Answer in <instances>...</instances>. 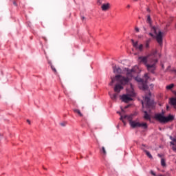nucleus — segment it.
I'll return each mask as SVG.
<instances>
[{
  "label": "nucleus",
  "instance_id": "obj_33",
  "mask_svg": "<svg viewBox=\"0 0 176 176\" xmlns=\"http://www.w3.org/2000/svg\"><path fill=\"white\" fill-rule=\"evenodd\" d=\"M60 126H65V124L64 123H61Z\"/></svg>",
  "mask_w": 176,
  "mask_h": 176
},
{
  "label": "nucleus",
  "instance_id": "obj_18",
  "mask_svg": "<svg viewBox=\"0 0 176 176\" xmlns=\"http://www.w3.org/2000/svg\"><path fill=\"white\" fill-rule=\"evenodd\" d=\"M100 153H102V155H107V150H105V147L102 146L100 149Z\"/></svg>",
  "mask_w": 176,
  "mask_h": 176
},
{
  "label": "nucleus",
  "instance_id": "obj_14",
  "mask_svg": "<svg viewBox=\"0 0 176 176\" xmlns=\"http://www.w3.org/2000/svg\"><path fill=\"white\" fill-rule=\"evenodd\" d=\"M48 64H50L53 72H54V74H57V69H56V67H54V66H53V65L52 64V62L48 60Z\"/></svg>",
  "mask_w": 176,
  "mask_h": 176
},
{
  "label": "nucleus",
  "instance_id": "obj_39",
  "mask_svg": "<svg viewBox=\"0 0 176 176\" xmlns=\"http://www.w3.org/2000/svg\"><path fill=\"white\" fill-rule=\"evenodd\" d=\"M144 31L146 30L145 28H144Z\"/></svg>",
  "mask_w": 176,
  "mask_h": 176
},
{
  "label": "nucleus",
  "instance_id": "obj_40",
  "mask_svg": "<svg viewBox=\"0 0 176 176\" xmlns=\"http://www.w3.org/2000/svg\"><path fill=\"white\" fill-rule=\"evenodd\" d=\"M45 56H46V52H45Z\"/></svg>",
  "mask_w": 176,
  "mask_h": 176
},
{
  "label": "nucleus",
  "instance_id": "obj_42",
  "mask_svg": "<svg viewBox=\"0 0 176 176\" xmlns=\"http://www.w3.org/2000/svg\"><path fill=\"white\" fill-rule=\"evenodd\" d=\"M133 1H137V0H133Z\"/></svg>",
  "mask_w": 176,
  "mask_h": 176
},
{
  "label": "nucleus",
  "instance_id": "obj_12",
  "mask_svg": "<svg viewBox=\"0 0 176 176\" xmlns=\"http://www.w3.org/2000/svg\"><path fill=\"white\" fill-rule=\"evenodd\" d=\"M73 111L74 112V113H77V115H78V116H80V118H83V114L82 113V112H80V110L78 109H73Z\"/></svg>",
  "mask_w": 176,
  "mask_h": 176
},
{
  "label": "nucleus",
  "instance_id": "obj_15",
  "mask_svg": "<svg viewBox=\"0 0 176 176\" xmlns=\"http://www.w3.org/2000/svg\"><path fill=\"white\" fill-rule=\"evenodd\" d=\"M151 41H152L151 38H148L147 41H146V42H145L146 49H149V45L151 43Z\"/></svg>",
  "mask_w": 176,
  "mask_h": 176
},
{
  "label": "nucleus",
  "instance_id": "obj_1",
  "mask_svg": "<svg viewBox=\"0 0 176 176\" xmlns=\"http://www.w3.org/2000/svg\"><path fill=\"white\" fill-rule=\"evenodd\" d=\"M138 67L135 66L131 69H126V76L124 77L120 74H123V71L120 67L115 65L113 66V71L114 74H118L115 76V77H111V82L109 84V86H112L115 82H116V85L114 87L115 93L119 94L120 91L123 90V87L126 86V85H129L130 83V80H131V78L137 74V71Z\"/></svg>",
  "mask_w": 176,
  "mask_h": 176
},
{
  "label": "nucleus",
  "instance_id": "obj_13",
  "mask_svg": "<svg viewBox=\"0 0 176 176\" xmlns=\"http://www.w3.org/2000/svg\"><path fill=\"white\" fill-rule=\"evenodd\" d=\"M101 8H102V10L105 12L106 10H108V9H109V3H107L106 4H103V5H102Z\"/></svg>",
  "mask_w": 176,
  "mask_h": 176
},
{
  "label": "nucleus",
  "instance_id": "obj_11",
  "mask_svg": "<svg viewBox=\"0 0 176 176\" xmlns=\"http://www.w3.org/2000/svg\"><path fill=\"white\" fill-rule=\"evenodd\" d=\"M144 119H145V120H151V115L148 113V111H144Z\"/></svg>",
  "mask_w": 176,
  "mask_h": 176
},
{
  "label": "nucleus",
  "instance_id": "obj_22",
  "mask_svg": "<svg viewBox=\"0 0 176 176\" xmlns=\"http://www.w3.org/2000/svg\"><path fill=\"white\" fill-rule=\"evenodd\" d=\"M173 87H174V84H170V85L166 86V89L171 90V89H173Z\"/></svg>",
  "mask_w": 176,
  "mask_h": 176
},
{
  "label": "nucleus",
  "instance_id": "obj_24",
  "mask_svg": "<svg viewBox=\"0 0 176 176\" xmlns=\"http://www.w3.org/2000/svg\"><path fill=\"white\" fill-rule=\"evenodd\" d=\"M152 175L156 176V173H155L153 170L151 171Z\"/></svg>",
  "mask_w": 176,
  "mask_h": 176
},
{
  "label": "nucleus",
  "instance_id": "obj_25",
  "mask_svg": "<svg viewBox=\"0 0 176 176\" xmlns=\"http://www.w3.org/2000/svg\"><path fill=\"white\" fill-rule=\"evenodd\" d=\"M148 35H150V36H152V38H154V37H155V36H154L153 34H152V33H149Z\"/></svg>",
  "mask_w": 176,
  "mask_h": 176
},
{
  "label": "nucleus",
  "instance_id": "obj_38",
  "mask_svg": "<svg viewBox=\"0 0 176 176\" xmlns=\"http://www.w3.org/2000/svg\"><path fill=\"white\" fill-rule=\"evenodd\" d=\"M147 11H148V12H151V10H149V8L147 9Z\"/></svg>",
  "mask_w": 176,
  "mask_h": 176
},
{
  "label": "nucleus",
  "instance_id": "obj_19",
  "mask_svg": "<svg viewBox=\"0 0 176 176\" xmlns=\"http://www.w3.org/2000/svg\"><path fill=\"white\" fill-rule=\"evenodd\" d=\"M161 166H162V167H166V160L164 158L161 159Z\"/></svg>",
  "mask_w": 176,
  "mask_h": 176
},
{
  "label": "nucleus",
  "instance_id": "obj_28",
  "mask_svg": "<svg viewBox=\"0 0 176 176\" xmlns=\"http://www.w3.org/2000/svg\"><path fill=\"white\" fill-rule=\"evenodd\" d=\"M157 156H158V157H163V155H162L161 154H157Z\"/></svg>",
  "mask_w": 176,
  "mask_h": 176
},
{
  "label": "nucleus",
  "instance_id": "obj_26",
  "mask_svg": "<svg viewBox=\"0 0 176 176\" xmlns=\"http://www.w3.org/2000/svg\"><path fill=\"white\" fill-rule=\"evenodd\" d=\"M135 31H136L137 32H140V29H139L138 28H135Z\"/></svg>",
  "mask_w": 176,
  "mask_h": 176
},
{
  "label": "nucleus",
  "instance_id": "obj_16",
  "mask_svg": "<svg viewBox=\"0 0 176 176\" xmlns=\"http://www.w3.org/2000/svg\"><path fill=\"white\" fill-rule=\"evenodd\" d=\"M144 152H145L146 156H148V157H149V159H153V157L152 156V155L151 154V153L146 150H144Z\"/></svg>",
  "mask_w": 176,
  "mask_h": 176
},
{
  "label": "nucleus",
  "instance_id": "obj_4",
  "mask_svg": "<svg viewBox=\"0 0 176 176\" xmlns=\"http://www.w3.org/2000/svg\"><path fill=\"white\" fill-rule=\"evenodd\" d=\"M155 119L159 120L160 123H168V122H173V120H174V116L169 115L168 116L165 117L161 113H157L155 115Z\"/></svg>",
  "mask_w": 176,
  "mask_h": 176
},
{
  "label": "nucleus",
  "instance_id": "obj_21",
  "mask_svg": "<svg viewBox=\"0 0 176 176\" xmlns=\"http://www.w3.org/2000/svg\"><path fill=\"white\" fill-rule=\"evenodd\" d=\"M111 100H116L118 97V94H114L113 95H110Z\"/></svg>",
  "mask_w": 176,
  "mask_h": 176
},
{
  "label": "nucleus",
  "instance_id": "obj_9",
  "mask_svg": "<svg viewBox=\"0 0 176 176\" xmlns=\"http://www.w3.org/2000/svg\"><path fill=\"white\" fill-rule=\"evenodd\" d=\"M146 104V108L153 109L155 105L153 100H151V98L148 96H145L144 102H142V105L144 107V104Z\"/></svg>",
  "mask_w": 176,
  "mask_h": 176
},
{
  "label": "nucleus",
  "instance_id": "obj_3",
  "mask_svg": "<svg viewBox=\"0 0 176 176\" xmlns=\"http://www.w3.org/2000/svg\"><path fill=\"white\" fill-rule=\"evenodd\" d=\"M156 54H157V51L156 50H153L150 54H148L146 56H140L138 58L139 63H142L144 65H148V58H151V57H153L155 58Z\"/></svg>",
  "mask_w": 176,
  "mask_h": 176
},
{
  "label": "nucleus",
  "instance_id": "obj_27",
  "mask_svg": "<svg viewBox=\"0 0 176 176\" xmlns=\"http://www.w3.org/2000/svg\"><path fill=\"white\" fill-rule=\"evenodd\" d=\"M170 145H175V143H174V142H170Z\"/></svg>",
  "mask_w": 176,
  "mask_h": 176
},
{
  "label": "nucleus",
  "instance_id": "obj_29",
  "mask_svg": "<svg viewBox=\"0 0 176 176\" xmlns=\"http://www.w3.org/2000/svg\"><path fill=\"white\" fill-rule=\"evenodd\" d=\"M98 3H99V5H101V0H98Z\"/></svg>",
  "mask_w": 176,
  "mask_h": 176
},
{
  "label": "nucleus",
  "instance_id": "obj_7",
  "mask_svg": "<svg viewBox=\"0 0 176 176\" xmlns=\"http://www.w3.org/2000/svg\"><path fill=\"white\" fill-rule=\"evenodd\" d=\"M151 64L146 65V68L148 72H151V74H155V71H156V64L157 63V59L156 58H153L150 60Z\"/></svg>",
  "mask_w": 176,
  "mask_h": 176
},
{
  "label": "nucleus",
  "instance_id": "obj_17",
  "mask_svg": "<svg viewBox=\"0 0 176 176\" xmlns=\"http://www.w3.org/2000/svg\"><path fill=\"white\" fill-rule=\"evenodd\" d=\"M170 104L176 107V98H170Z\"/></svg>",
  "mask_w": 176,
  "mask_h": 176
},
{
  "label": "nucleus",
  "instance_id": "obj_31",
  "mask_svg": "<svg viewBox=\"0 0 176 176\" xmlns=\"http://www.w3.org/2000/svg\"><path fill=\"white\" fill-rule=\"evenodd\" d=\"M129 107H130L129 105L125 106V107H124V109H127V108H129Z\"/></svg>",
  "mask_w": 176,
  "mask_h": 176
},
{
  "label": "nucleus",
  "instance_id": "obj_6",
  "mask_svg": "<svg viewBox=\"0 0 176 176\" xmlns=\"http://www.w3.org/2000/svg\"><path fill=\"white\" fill-rule=\"evenodd\" d=\"M152 32L156 35L155 38L157 43H159V45H163V32L160 30L157 33V29L155 27L152 28Z\"/></svg>",
  "mask_w": 176,
  "mask_h": 176
},
{
  "label": "nucleus",
  "instance_id": "obj_23",
  "mask_svg": "<svg viewBox=\"0 0 176 176\" xmlns=\"http://www.w3.org/2000/svg\"><path fill=\"white\" fill-rule=\"evenodd\" d=\"M172 149H173V151H174V152H176V147L175 146H173L172 147Z\"/></svg>",
  "mask_w": 176,
  "mask_h": 176
},
{
  "label": "nucleus",
  "instance_id": "obj_8",
  "mask_svg": "<svg viewBox=\"0 0 176 176\" xmlns=\"http://www.w3.org/2000/svg\"><path fill=\"white\" fill-rule=\"evenodd\" d=\"M144 79H145V82H144V80L140 77H135V80L136 82H140L142 83V90H146L148 89V85H146L148 80L149 79V76L148 73L144 74Z\"/></svg>",
  "mask_w": 176,
  "mask_h": 176
},
{
  "label": "nucleus",
  "instance_id": "obj_41",
  "mask_svg": "<svg viewBox=\"0 0 176 176\" xmlns=\"http://www.w3.org/2000/svg\"><path fill=\"white\" fill-rule=\"evenodd\" d=\"M149 96H151V93H149Z\"/></svg>",
  "mask_w": 176,
  "mask_h": 176
},
{
  "label": "nucleus",
  "instance_id": "obj_36",
  "mask_svg": "<svg viewBox=\"0 0 176 176\" xmlns=\"http://www.w3.org/2000/svg\"><path fill=\"white\" fill-rule=\"evenodd\" d=\"M82 20H85V17L84 16L82 17Z\"/></svg>",
  "mask_w": 176,
  "mask_h": 176
},
{
  "label": "nucleus",
  "instance_id": "obj_10",
  "mask_svg": "<svg viewBox=\"0 0 176 176\" xmlns=\"http://www.w3.org/2000/svg\"><path fill=\"white\" fill-rule=\"evenodd\" d=\"M132 44L133 47H135V49H137L138 50H139V52H142V50H144V45L140 44L138 46V41L134 42V40H131Z\"/></svg>",
  "mask_w": 176,
  "mask_h": 176
},
{
  "label": "nucleus",
  "instance_id": "obj_35",
  "mask_svg": "<svg viewBox=\"0 0 176 176\" xmlns=\"http://www.w3.org/2000/svg\"><path fill=\"white\" fill-rule=\"evenodd\" d=\"M122 112L124 113V110L123 109H121Z\"/></svg>",
  "mask_w": 176,
  "mask_h": 176
},
{
  "label": "nucleus",
  "instance_id": "obj_2",
  "mask_svg": "<svg viewBox=\"0 0 176 176\" xmlns=\"http://www.w3.org/2000/svg\"><path fill=\"white\" fill-rule=\"evenodd\" d=\"M119 115L120 116V120H122V123L124 124H126V122H124V120L123 119H126L129 122V124L132 129H137V127H142L144 129H148V124L145 122H140L138 121L133 120L134 118V114H131L129 116L127 115H122V113L118 112Z\"/></svg>",
  "mask_w": 176,
  "mask_h": 176
},
{
  "label": "nucleus",
  "instance_id": "obj_20",
  "mask_svg": "<svg viewBox=\"0 0 176 176\" xmlns=\"http://www.w3.org/2000/svg\"><path fill=\"white\" fill-rule=\"evenodd\" d=\"M146 22L150 24V25H151L152 24V21L151 19V16L150 15H148L147 16V19H146Z\"/></svg>",
  "mask_w": 176,
  "mask_h": 176
},
{
  "label": "nucleus",
  "instance_id": "obj_37",
  "mask_svg": "<svg viewBox=\"0 0 176 176\" xmlns=\"http://www.w3.org/2000/svg\"><path fill=\"white\" fill-rule=\"evenodd\" d=\"M46 58H47V60H49V58L47 57V56H46Z\"/></svg>",
  "mask_w": 176,
  "mask_h": 176
},
{
  "label": "nucleus",
  "instance_id": "obj_30",
  "mask_svg": "<svg viewBox=\"0 0 176 176\" xmlns=\"http://www.w3.org/2000/svg\"><path fill=\"white\" fill-rule=\"evenodd\" d=\"M13 5H14L15 6H17V3H16V1L13 2Z\"/></svg>",
  "mask_w": 176,
  "mask_h": 176
},
{
  "label": "nucleus",
  "instance_id": "obj_34",
  "mask_svg": "<svg viewBox=\"0 0 176 176\" xmlns=\"http://www.w3.org/2000/svg\"><path fill=\"white\" fill-rule=\"evenodd\" d=\"M126 8L129 9V8H130V5H128L127 6H126Z\"/></svg>",
  "mask_w": 176,
  "mask_h": 176
},
{
  "label": "nucleus",
  "instance_id": "obj_32",
  "mask_svg": "<svg viewBox=\"0 0 176 176\" xmlns=\"http://www.w3.org/2000/svg\"><path fill=\"white\" fill-rule=\"evenodd\" d=\"M27 122H28L29 124H31V121H30V120H27Z\"/></svg>",
  "mask_w": 176,
  "mask_h": 176
},
{
  "label": "nucleus",
  "instance_id": "obj_5",
  "mask_svg": "<svg viewBox=\"0 0 176 176\" xmlns=\"http://www.w3.org/2000/svg\"><path fill=\"white\" fill-rule=\"evenodd\" d=\"M131 90L126 89V91L128 93L127 95H122V100L124 102H130V101L133 100V98L131 97H134L135 96V93H134V89L133 88V85L131 84Z\"/></svg>",
  "mask_w": 176,
  "mask_h": 176
}]
</instances>
